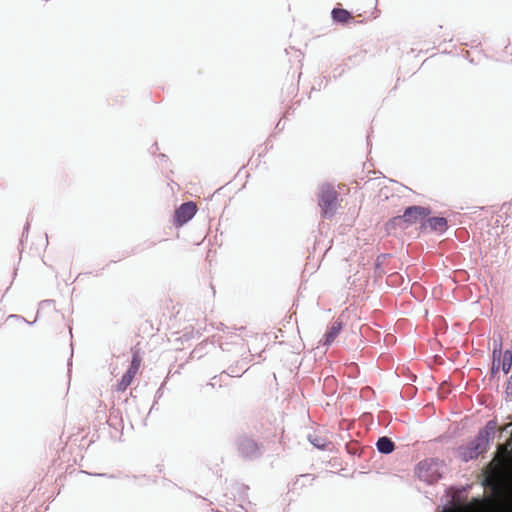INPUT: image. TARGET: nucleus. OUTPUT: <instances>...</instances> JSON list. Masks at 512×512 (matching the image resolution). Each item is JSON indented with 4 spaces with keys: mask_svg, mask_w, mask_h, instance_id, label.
<instances>
[{
    "mask_svg": "<svg viewBox=\"0 0 512 512\" xmlns=\"http://www.w3.org/2000/svg\"><path fill=\"white\" fill-rule=\"evenodd\" d=\"M198 211L197 204L193 201H188L181 204L174 213L173 223L176 227H182L190 221Z\"/></svg>",
    "mask_w": 512,
    "mask_h": 512,
    "instance_id": "39448f33",
    "label": "nucleus"
},
{
    "mask_svg": "<svg viewBox=\"0 0 512 512\" xmlns=\"http://www.w3.org/2000/svg\"><path fill=\"white\" fill-rule=\"evenodd\" d=\"M429 227L438 232H444L447 229V220L443 217H432L427 220Z\"/></svg>",
    "mask_w": 512,
    "mask_h": 512,
    "instance_id": "f8f14e48",
    "label": "nucleus"
},
{
    "mask_svg": "<svg viewBox=\"0 0 512 512\" xmlns=\"http://www.w3.org/2000/svg\"><path fill=\"white\" fill-rule=\"evenodd\" d=\"M440 463L433 459H425L416 467L418 478L429 484L436 482L441 477Z\"/></svg>",
    "mask_w": 512,
    "mask_h": 512,
    "instance_id": "7ed1b4c3",
    "label": "nucleus"
},
{
    "mask_svg": "<svg viewBox=\"0 0 512 512\" xmlns=\"http://www.w3.org/2000/svg\"><path fill=\"white\" fill-rule=\"evenodd\" d=\"M343 327V322L340 319H337L331 327L328 329V331L324 335L323 344L324 345H331L334 340L337 338L339 333L341 332Z\"/></svg>",
    "mask_w": 512,
    "mask_h": 512,
    "instance_id": "1a4fd4ad",
    "label": "nucleus"
},
{
    "mask_svg": "<svg viewBox=\"0 0 512 512\" xmlns=\"http://www.w3.org/2000/svg\"><path fill=\"white\" fill-rule=\"evenodd\" d=\"M444 512H512V494L499 493L496 498L486 502H476L464 509H446Z\"/></svg>",
    "mask_w": 512,
    "mask_h": 512,
    "instance_id": "f257e3e1",
    "label": "nucleus"
},
{
    "mask_svg": "<svg viewBox=\"0 0 512 512\" xmlns=\"http://www.w3.org/2000/svg\"><path fill=\"white\" fill-rule=\"evenodd\" d=\"M142 358L139 350H134L129 368L117 384V391L124 392L133 382L141 367Z\"/></svg>",
    "mask_w": 512,
    "mask_h": 512,
    "instance_id": "20e7f679",
    "label": "nucleus"
},
{
    "mask_svg": "<svg viewBox=\"0 0 512 512\" xmlns=\"http://www.w3.org/2000/svg\"><path fill=\"white\" fill-rule=\"evenodd\" d=\"M512 366V352L506 350L502 357V370L505 374L509 373Z\"/></svg>",
    "mask_w": 512,
    "mask_h": 512,
    "instance_id": "ddd939ff",
    "label": "nucleus"
},
{
    "mask_svg": "<svg viewBox=\"0 0 512 512\" xmlns=\"http://www.w3.org/2000/svg\"><path fill=\"white\" fill-rule=\"evenodd\" d=\"M331 14L334 21L342 24L347 23L353 18L349 11L342 8H334Z\"/></svg>",
    "mask_w": 512,
    "mask_h": 512,
    "instance_id": "9d476101",
    "label": "nucleus"
},
{
    "mask_svg": "<svg viewBox=\"0 0 512 512\" xmlns=\"http://www.w3.org/2000/svg\"><path fill=\"white\" fill-rule=\"evenodd\" d=\"M487 441L484 438H477L466 446L459 448V455L463 461H469L477 458L486 451Z\"/></svg>",
    "mask_w": 512,
    "mask_h": 512,
    "instance_id": "423d86ee",
    "label": "nucleus"
},
{
    "mask_svg": "<svg viewBox=\"0 0 512 512\" xmlns=\"http://www.w3.org/2000/svg\"><path fill=\"white\" fill-rule=\"evenodd\" d=\"M429 214H430V210L425 207L411 206V207H408L404 211L401 218L409 224H414V223L418 222L419 220L424 219Z\"/></svg>",
    "mask_w": 512,
    "mask_h": 512,
    "instance_id": "0eeeda50",
    "label": "nucleus"
},
{
    "mask_svg": "<svg viewBox=\"0 0 512 512\" xmlns=\"http://www.w3.org/2000/svg\"><path fill=\"white\" fill-rule=\"evenodd\" d=\"M379 452L389 454L394 451L395 444L388 437H381L376 443Z\"/></svg>",
    "mask_w": 512,
    "mask_h": 512,
    "instance_id": "9b49d317",
    "label": "nucleus"
},
{
    "mask_svg": "<svg viewBox=\"0 0 512 512\" xmlns=\"http://www.w3.org/2000/svg\"><path fill=\"white\" fill-rule=\"evenodd\" d=\"M238 451L244 458L256 457L260 453V445L253 439L244 438L238 445Z\"/></svg>",
    "mask_w": 512,
    "mask_h": 512,
    "instance_id": "6e6552de",
    "label": "nucleus"
},
{
    "mask_svg": "<svg viewBox=\"0 0 512 512\" xmlns=\"http://www.w3.org/2000/svg\"><path fill=\"white\" fill-rule=\"evenodd\" d=\"M338 201V192L330 184H323L319 191V206L324 216L335 213Z\"/></svg>",
    "mask_w": 512,
    "mask_h": 512,
    "instance_id": "f03ea898",
    "label": "nucleus"
}]
</instances>
